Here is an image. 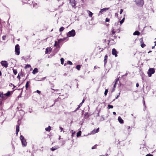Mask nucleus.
Returning <instances> with one entry per match:
<instances>
[{
	"label": "nucleus",
	"instance_id": "44",
	"mask_svg": "<svg viewBox=\"0 0 156 156\" xmlns=\"http://www.w3.org/2000/svg\"><path fill=\"white\" fill-rule=\"evenodd\" d=\"M85 100V99L84 98H83V100L82 102L80 103H82V104H83Z\"/></svg>",
	"mask_w": 156,
	"mask_h": 156
},
{
	"label": "nucleus",
	"instance_id": "22",
	"mask_svg": "<svg viewBox=\"0 0 156 156\" xmlns=\"http://www.w3.org/2000/svg\"><path fill=\"white\" fill-rule=\"evenodd\" d=\"M82 103H80L78 105L77 108L75 110V111L78 110L82 106Z\"/></svg>",
	"mask_w": 156,
	"mask_h": 156
},
{
	"label": "nucleus",
	"instance_id": "25",
	"mask_svg": "<svg viewBox=\"0 0 156 156\" xmlns=\"http://www.w3.org/2000/svg\"><path fill=\"white\" fill-rule=\"evenodd\" d=\"M81 66L80 65H77L76 67V68L78 70H80Z\"/></svg>",
	"mask_w": 156,
	"mask_h": 156
},
{
	"label": "nucleus",
	"instance_id": "35",
	"mask_svg": "<svg viewBox=\"0 0 156 156\" xmlns=\"http://www.w3.org/2000/svg\"><path fill=\"white\" fill-rule=\"evenodd\" d=\"M108 108L109 109L112 108H113V106L112 105H108Z\"/></svg>",
	"mask_w": 156,
	"mask_h": 156
},
{
	"label": "nucleus",
	"instance_id": "30",
	"mask_svg": "<svg viewBox=\"0 0 156 156\" xmlns=\"http://www.w3.org/2000/svg\"><path fill=\"white\" fill-rule=\"evenodd\" d=\"M57 148H55L54 147H53L50 149L52 151H54L55 150H57Z\"/></svg>",
	"mask_w": 156,
	"mask_h": 156
},
{
	"label": "nucleus",
	"instance_id": "14",
	"mask_svg": "<svg viewBox=\"0 0 156 156\" xmlns=\"http://www.w3.org/2000/svg\"><path fill=\"white\" fill-rule=\"evenodd\" d=\"M38 69L37 68H35L33 70V72H32V73L33 74H35L36 73H38Z\"/></svg>",
	"mask_w": 156,
	"mask_h": 156
},
{
	"label": "nucleus",
	"instance_id": "38",
	"mask_svg": "<svg viewBox=\"0 0 156 156\" xmlns=\"http://www.w3.org/2000/svg\"><path fill=\"white\" fill-rule=\"evenodd\" d=\"M109 21H110V19L109 18H106V19H105L106 22H108Z\"/></svg>",
	"mask_w": 156,
	"mask_h": 156
},
{
	"label": "nucleus",
	"instance_id": "1",
	"mask_svg": "<svg viewBox=\"0 0 156 156\" xmlns=\"http://www.w3.org/2000/svg\"><path fill=\"white\" fill-rule=\"evenodd\" d=\"M20 138L21 141L23 146V147L26 146L27 144L26 140L24 138V136L22 135H21L20 136Z\"/></svg>",
	"mask_w": 156,
	"mask_h": 156
},
{
	"label": "nucleus",
	"instance_id": "26",
	"mask_svg": "<svg viewBox=\"0 0 156 156\" xmlns=\"http://www.w3.org/2000/svg\"><path fill=\"white\" fill-rule=\"evenodd\" d=\"M12 70L14 74L15 75H16L17 73V70L15 69H13Z\"/></svg>",
	"mask_w": 156,
	"mask_h": 156
},
{
	"label": "nucleus",
	"instance_id": "12",
	"mask_svg": "<svg viewBox=\"0 0 156 156\" xmlns=\"http://www.w3.org/2000/svg\"><path fill=\"white\" fill-rule=\"evenodd\" d=\"M11 92L9 91H8L6 93L4 94V95L5 96H6V97H7V98L8 97H9L11 95Z\"/></svg>",
	"mask_w": 156,
	"mask_h": 156
},
{
	"label": "nucleus",
	"instance_id": "60",
	"mask_svg": "<svg viewBox=\"0 0 156 156\" xmlns=\"http://www.w3.org/2000/svg\"><path fill=\"white\" fill-rule=\"evenodd\" d=\"M144 104H145V103L144 101Z\"/></svg>",
	"mask_w": 156,
	"mask_h": 156
},
{
	"label": "nucleus",
	"instance_id": "16",
	"mask_svg": "<svg viewBox=\"0 0 156 156\" xmlns=\"http://www.w3.org/2000/svg\"><path fill=\"white\" fill-rule=\"evenodd\" d=\"M108 56L107 55H106L105 56V58L104 60V62L105 64H106L107 62V60L108 59Z\"/></svg>",
	"mask_w": 156,
	"mask_h": 156
},
{
	"label": "nucleus",
	"instance_id": "40",
	"mask_svg": "<svg viewBox=\"0 0 156 156\" xmlns=\"http://www.w3.org/2000/svg\"><path fill=\"white\" fill-rule=\"evenodd\" d=\"M126 129H127L129 131V129L130 128V127L129 126H127L126 127Z\"/></svg>",
	"mask_w": 156,
	"mask_h": 156
},
{
	"label": "nucleus",
	"instance_id": "42",
	"mask_svg": "<svg viewBox=\"0 0 156 156\" xmlns=\"http://www.w3.org/2000/svg\"><path fill=\"white\" fill-rule=\"evenodd\" d=\"M146 156H153V155L152 154H147L146 155Z\"/></svg>",
	"mask_w": 156,
	"mask_h": 156
},
{
	"label": "nucleus",
	"instance_id": "59",
	"mask_svg": "<svg viewBox=\"0 0 156 156\" xmlns=\"http://www.w3.org/2000/svg\"><path fill=\"white\" fill-rule=\"evenodd\" d=\"M154 43H155V45H156V41H155L154 42Z\"/></svg>",
	"mask_w": 156,
	"mask_h": 156
},
{
	"label": "nucleus",
	"instance_id": "62",
	"mask_svg": "<svg viewBox=\"0 0 156 156\" xmlns=\"http://www.w3.org/2000/svg\"><path fill=\"white\" fill-rule=\"evenodd\" d=\"M127 73H126V74H125V75H126H126H127Z\"/></svg>",
	"mask_w": 156,
	"mask_h": 156
},
{
	"label": "nucleus",
	"instance_id": "13",
	"mask_svg": "<svg viewBox=\"0 0 156 156\" xmlns=\"http://www.w3.org/2000/svg\"><path fill=\"white\" fill-rule=\"evenodd\" d=\"M118 120L119 122L120 123H123L124 122V121L123 119H122L121 118L120 116H119L118 118Z\"/></svg>",
	"mask_w": 156,
	"mask_h": 156
},
{
	"label": "nucleus",
	"instance_id": "54",
	"mask_svg": "<svg viewBox=\"0 0 156 156\" xmlns=\"http://www.w3.org/2000/svg\"><path fill=\"white\" fill-rule=\"evenodd\" d=\"M117 30L118 31V33H119V32H120V30H119V29H118V30Z\"/></svg>",
	"mask_w": 156,
	"mask_h": 156
},
{
	"label": "nucleus",
	"instance_id": "2",
	"mask_svg": "<svg viewBox=\"0 0 156 156\" xmlns=\"http://www.w3.org/2000/svg\"><path fill=\"white\" fill-rule=\"evenodd\" d=\"M75 34V30H72L68 33L67 36L68 37H74Z\"/></svg>",
	"mask_w": 156,
	"mask_h": 156
},
{
	"label": "nucleus",
	"instance_id": "48",
	"mask_svg": "<svg viewBox=\"0 0 156 156\" xmlns=\"http://www.w3.org/2000/svg\"><path fill=\"white\" fill-rule=\"evenodd\" d=\"M59 128L60 129L61 131H62L63 129V128L62 127H60Z\"/></svg>",
	"mask_w": 156,
	"mask_h": 156
},
{
	"label": "nucleus",
	"instance_id": "34",
	"mask_svg": "<svg viewBox=\"0 0 156 156\" xmlns=\"http://www.w3.org/2000/svg\"><path fill=\"white\" fill-rule=\"evenodd\" d=\"M108 92V89H106L105 91V93H104V94L105 96L107 95Z\"/></svg>",
	"mask_w": 156,
	"mask_h": 156
},
{
	"label": "nucleus",
	"instance_id": "63",
	"mask_svg": "<svg viewBox=\"0 0 156 156\" xmlns=\"http://www.w3.org/2000/svg\"><path fill=\"white\" fill-rule=\"evenodd\" d=\"M13 87H15V86H14V85H13Z\"/></svg>",
	"mask_w": 156,
	"mask_h": 156
},
{
	"label": "nucleus",
	"instance_id": "4",
	"mask_svg": "<svg viewBox=\"0 0 156 156\" xmlns=\"http://www.w3.org/2000/svg\"><path fill=\"white\" fill-rule=\"evenodd\" d=\"M155 73V70L154 68H151L149 69L148 71V74L149 77H151L152 74Z\"/></svg>",
	"mask_w": 156,
	"mask_h": 156
},
{
	"label": "nucleus",
	"instance_id": "64",
	"mask_svg": "<svg viewBox=\"0 0 156 156\" xmlns=\"http://www.w3.org/2000/svg\"><path fill=\"white\" fill-rule=\"evenodd\" d=\"M37 5V4L36 3V4H35V5Z\"/></svg>",
	"mask_w": 156,
	"mask_h": 156
},
{
	"label": "nucleus",
	"instance_id": "49",
	"mask_svg": "<svg viewBox=\"0 0 156 156\" xmlns=\"http://www.w3.org/2000/svg\"><path fill=\"white\" fill-rule=\"evenodd\" d=\"M63 41V39H60L59 40H58V43H59L60 42V41Z\"/></svg>",
	"mask_w": 156,
	"mask_h": 156
},
{
	"label": "nucleus",
	"instance_id": "28",
	"mask_svg": "<svg viewBox=\"0 0 156 156\" xmlns=\"http://www.w3.org/2000/svg\"><path fill=\"white\" fill-rule=\"evenodd\" d=\"M61 64L63 65L64 63V59L63 58H61L60 59Z\"/></svg>",
	"mask_w": 156,
	"mask_h": 156
},
{
	"label": "nucleus",
	"instance_id": "41",
	"mask_svg": "<svg viewBox=\"0 0 156 156\" xmlns=\"http://www.w3.org/2000/svg\"><path fill=\"white\" fill-rule=\"evenodd\" d=\"M123 11V10L122 9H120V14H121L122 13V12Z\"/></svg>",
	"mask_w": 156,
	"mask_h": 156
},
{
	"label": "nucleus",
	"instance_id": "9",
	"mask_svg": "<svg viewBox=\"0 0 156 156\" xmlns=\"http://www.w3.org/2000/svg\"><path fill=\"white\" fill-rule=\"evenodd\" d=\"M51 50L52 48L51 47L47 48L45 49V53L46 54H50L51 52Z\"/></svg>",
	"mask_w": 156,
	"mask_h": 156
},
{
	"label": "nucleus",
	"instance_id": "23",
	"mask_svg": "<svg viewBox=\"0 0 156 156\" xmlns=\"http://www.w3.org/2000/svg\"><path fill=\"white\" fill-rule=\"evenodd\" d=\"M115 31H114V29H113L111 32L110 34L112 35H114L115 33Z\"/></svg>",
	"mask_w": 156,
	"mask_h": 156
},
{
	"label": "nucleus",
	"instance_id": "45",
	"mask_svg": "<svg viewBox=\"0 0 156 156\" xmlns=\"http://www.w3.org/2000/svg\"><path fill=\"white\" fill-rule=\"evenodd\" d=\"M17 78H18L19 80L20 79V76L19 75V74L18 75V76H17Z\"/></svg>",
	"mask_w": 156,
	"mask_h": 156
},
{
	"label": "nucleus",
	"instance_id": "33",
	"mask_svg": "<svg viewBox=\"0 0 156 156\" xmlns=\"http://www.w3.org/2000/svg\"><path fill=\"white\" fill-rule=\"evenodd\" d=\"M141 47L142 48H144V47L146 45L144 43H142V44H141V45H140Z\"/></svg>",
	"mask_w": 156,
	"mask_h": 156
},
{
	"label": "nucleus",
	"instance_id": "56",
	"mask_svg": "<svg viewBox=\"0 0 156 156\" xmlns=\"http://www.w3.org/2000/svg\"><path fill=\"white\" fill-rule=\"evenodd\" d=\"M99 156H105V155H100Z\"/></svg>",
	"mask_w": 156,
	"mask_h": 156
},
{
	"label": "nucleus",
	"instance_id": "46",
	"mask_svg": "<svg viewBox=\"0 0 156 156\" xmlns=\"http://www.w3.org/2000/svg\"><path fill=\"white\" fill-rule=\"evenodd\" d=\"M36 92L39 94H40L41 93V91L38 90H37Z\"/></svg>",
	"mask_w": 156,
	"mask_h": 156
},
{
	"label": "nucleus",
	"instance_id": "10",
	"mask_svg": "<svg viewBox=\"0 0 156 156\" xmlns=\"http://www.w3.org/2000/svg\"><path fill=\"white\" fill-rule=\"evenodd\" d=\"M0 97L3 100H5L7 98V97L5 96L2 93H1L0 94Z\"/></svg>",
	"mask_w": 156,
	"mask_h": 156
},
{
	"label": "nucleus",
	"instance_id": "21",
	"mask_svg": "<svg viewBox=\"0 0 156 156\" xmlns=\"http://www.w3.org/2000/svg\"><path fill=\"white\" fill-rule=\"evenodd\" d=\"M81 134V132L80 131H79L77 133L76 136L77 137H78L79 136H80Z\"/></svg>",
	"mask_w": 156,
	"mask_h": 156
},
{
	"label": "nucleus",
	"instance_id": "43",
	"mask_svg": "<svg viewBox=\"0 0 156 156\" xmlns=\"http://www.w3.org/2000/svg\"><path fill=\"white\" fill-rule=\"evenodd\" d=\"M57 41H55V44L54 45V46H57Z\"/></svg>",
	"mask_w": 156,
	"mask_h": 156
},
{
	"label": "nucleus",
	"instance_id": "36",
	"mask_svg": "<svg viewBox=\"0 0 156 156\" xmlns=\"http://www.w3.org/2000/svg\"><path fill=\"white\" fill-rule=\"evenodd\" d=\"M67 64L70 65H72L73 64L72 62L70 61H68L67 62Z\"/></svg>",
	"mask_w": 156,
	"mask_h": 156
},
{
	"label": "nucleus",
	"instance_id": "29",
	"mask_svg": "<svg viewBox=\"0 0 156 156\" xmlns=\"http://www.w3.org/2000/svg\"><path fill=\"white\" fill-rule=\"evenodd\" d=\"M64 28L63 27H60V28L59 29V31L60 32H62L64 30Z\"/></svg>",
	"mask_w": 156,
	"mask_h": 156
},
{
	"label": "nucleus",
	"instance_id": "52",
	"mask_svg": "<svg viewBox=\"0 0 156 156\" xmlns=\"http://www.w3.org/2000/svg\"><path fill=\"white\" fill-rule=\"evenodd\" d=\"M119 95H117V96L116 97L115 99H117L118 98V97L119 96Z\"/></svg>",
	"mask_w": 156,
	"mask_h": 156
},
{
	"label": "nucleus",
	"instance_id": "57",
	"mask_svg": "<svg viewBox=\"0 0 156 156\" xmlns=\"http://www.w3.org/2000/svg\"><path fill=\"white\" fill-rule=\"evenodd\" d=\"M151 52V51H149L148 52V53H150V52Z\"/></svg>",
	"mask_w": 156,
	"mask_h": 156
},
{
	"label": "nucleus",
	"instance_id": "19",
	"mask_svg": "<svg viewBox=\"0 0 156 156\" xmlns=\"http://www.w3.org/2000/svg\"><path fill=\"white\" fill-rule=\"evenodd\" d=\"M109 9L108 8H105L103 9H102L101 10L100 12H102L104 11H105L106 10H108Z\"/></svg>",
	"mask_w": 156,
	"mask_h": 156
},
{
	"label": "nucleus",
	"instance_id": "18",
	"mask_svg": "<svg viewBox=\"0 0 156 156\" xmlns=\"http://www.w3.org/2000/svg\"><path fill=\"white\" fill-rule=\"evenodd\" d=\"M133 34L135 35H139L140 34V33L138 31H136L134 32Z\"/></svg>",
	"mask_w": 156,
	"mask_h": 156
},
{
	"label": "nucleus",
	"instance_id": "5",
	"mask_svg": "<svg viewBox=\"0 0 156 156\" xmlns=\"http://www.w3.org/2000/svg\"><path fill=\"white\" fill-rule=\"evenodd\" d=\"M136 4L139 6H142L144 4L143 0H136Z\"/></svg>",
	"mask_w": 156,
	"mask_h": 156
},
{
	"label": "nucleus",
	"instance_id": "51",
	"mask_svg": "<svg viewBox=\"0 0 156 156\" xmlns=\"http://www.w3.org/2000/svg\"><path fill=\"white\" fill-rule=\"evenodd\" d=\"M113 113L114 115H116V112H113Z\"/></svg>",
	"mask_w": 156,
	"mask_h": 156
},
{
	"label": "nucleus",
	"instance_id": "3",
	"mask_svg": "<svg viewBox=\"0 0 156 156\" xmlns=\"http://www.w3.org/2000/svg\"><path fill=\"white\" fill-rule=\"evenodd\" d=\"M20 46L18 44H17L15 47V52L17 55H19L20 53Z\"/></svg>",
	"mask_w": 156,
	"mask_h": 156
},
{
	"label": "nucleus",
	"instance_id": "27",
	"mask_svg": "<svg viewBox=\"0 0 156 156\" xmlns=\"http://www.w3.org/2000/svg\"><path fill=\"white\" fill-rule=\"evenodd\" d=\"M31 67V66L30 65L27 64L24 67L25 69H26L27 68H29Z\"/></svg>",
	"mask_w": 156,
	"mask_h": 156
},
{
	"label": "nucleus",
	"instance_id": "37",
	"mask_svg": "<svg viewBox=\"0 0 156 156\" xmlns=\"http://www.w3.org/2000/svg\"><path fill=\"white\" fill-rule=\"evenodd\" d=\"M97 146V144H96L94 146H93L92 148H91V149H95L96 148V146Z\"/></svg>",
	"mask_w": 156,
	"mask_h": 156
},
{
	"label": "nucleus",
	"instance_id": "58",
	"mask_svg": "<svg viewBox=\"0 0 156 156\" xmlns=\"http://www.w3.org/2000/svg\"><path fill=\"white\" fill-rule=\"evenodd\" d=\"M154 48V46H153L152 47V48Z\"/></svg>",
	"mask_w": 156,
	"mask_h": 156
},
{
	"label": "nucleus",
	"instance_id": "39",
	"mask_svg": "<svg viewBox=\"0 0 156 156\" xmlns=\"http://www.w3.org/2000/svg\"><path fill=\"white\" fill-rule=\"evenodd\" d=\"M141 40L140 41V43L141 44H142V43H144V41L143 40V38H141L140 39Z\"/></svg>",
	"mask_w": 156,
	"mask_h": 156
},
{
	"label": "nucleus",
	"instance_id": "32",
	"mask_svg": "<svg viewBox=\"0 0 156 156\" xmlns=\"http://www.w3.org/2000/svg\"><path fill=\"white\" fill-rule=\"evenodd\" d=\"M125 18H123L120 22V24L122 23L124 21Z\"/></svg>",
	"mask_w": 156,
	"mask_h": 156
},
{
	"label": "nucleus",
	"instance_id": "24",
	"mask_svg": "<svg viewBox=\"0 0 156 156\" xmlns=\"http://www.w3.org/2000/svg\"><path fill=\"white\" fill-rule=\"evenodd\" d=\"M87 11L89 12V16L90 17H92L93 13L89 10H88Z\"/></svg>",
	"mask_w": 156,
	"mask_h": 156
},
{
	"label": "nucleus",
	"instance_id": "17",
	"mask_svg": "<svg viewBox=\"0 0 156 156\" xmlns=\"http://www.w3.org/2000/svg\"><path fill=\"white\" fill-rule=\"evenodd\" d=\"M30 81H27L26 83L25 87L26 90H27L28 89V88L29 86V84L30 83Z\"/></svg>",
	"mask_w": 156,
	"mask_h": 156
},
{
	"label": "nucleus",
	"instance_id": "61",
	"mask_svg": "<svg viewBox=\"0 0 156 156\" xmlns=\"http://www.w3.org/2000/svg\"><path fill=\"white\" fill-rule=\"evenodd\" d=\"M118 15V14H117V13H115V15Z\"/></svg>",
	"mask_w": 156,
	"mask_h": 156
},
{
	"label": "nucleus",
	"instance_id": "15",
	"mask_svg": "<svg viewBox=\"0 0 156 156\" xmlns=\"http://www.w3.org/2000/svg\"><path fill=\"white\" fill-rule=\"evenodd\" d=\"M99 128H98L96 129H94L92 131V133L94 134H95L96 133L98 132L99 131Z\"/></svg>",
	"mask_w": 156,
	"mask_h": 156
},
{
	"label": "nucleus",
	"instance_id": "7",
	"mask_svg": "<svg viewBox=\"0 0 156 156\" xmlns=\"http://www.w3.org/2000/svg\"><path fill=\"white\" fill-rule=\"evenodd\" d=\"M69 3L73 7H74L76 5V1L75 0H69Z\"/></svg>",
	"mask_w": 156,
	"mask_h": 156
},
{
	"label": "nucleus",
	"instance_id": "53",
	"mask_svg": "<svg viewBox=\"0 0 156 156\" xmlns=\"http://www.w3.org/2000/svg\"><path fill=\"white\" fill-rule=\"evenodd\" d=\"M2 75V72L1 71H0V76H1Z\"/></svg>",
	"mask_w": 156,
	"mask_h": 156
},
{
	"label": "nucleus",
	"instance_id": "47",
	"mask_svg": "<svg viewBox=\"0 0 156 156\" xmlns=\"http://www.w3.org/2000/svg\"><path fill=\"white\" fill-rule=\"evenodd\" d=\"M136 87H138L139 86V84L138 83H136Z\"/></svg>",
	"mask_w": 156,
	"mask_h": 156
},
{
	"label": "nucleus",
	"instance_id": "6",
	"mask_svg": "<svg viewBox=\"0 0 156 156\" xmlns=\"http://www.w3.org/2000/svg\"><path fill=\"white\" fill-rule=\"evenodd\" d=\"M1 64L5 68H6L8 67V63L7 61H2L1 62Z\"/></svg>",
	"mask_w": 156,
	"mask_h": 156
},
{
	"label": "nucleus",
	"instance_id": "31",
	"mask_svg": "<svg viewBox=\"0 0 156 156\" xmlns=\"http://www.w3.org/2000/svg\"><path fill=\"white\" fill-rule=\"evenodd\" d=\"M119 78H117V79H116V81H115V84H114V87H114V88H115V85H116V84L117 82V81H119Z\"/></svg>",
	"mask_w": 156,
	"mask_h": 156
},
{
	"label": "nucleus",
	"instance_id": "55",
	"mask_svg": "<svg viewBox=\"0 0 156 156\" xmlns=\"http://www.w3.org/2000/svg\"><path fill=\"white\" fill-rule=\"evenodd\" d=\"M52 89V90H54V91H57L58 90H54V89Z\"/></svg>",
	"mask_w": 156,
	"mask_h": 156
},
{
	"label": "nucleus",
	"instance_id": "20",
	"mask_svg": "<svg viewBox=\"0 0 156 156\" xmlns=\"http://www.w3.org/2000/svg\"><path fill=\"white\" fill-rule=\"evenodd\" d=\"M45 130L46 131H48L49 132L51 130V127L50 126H48V127L47 128H45Z\"/></svg>",
	"mask_w": 156,
	"mask_h": 156
},
{
	"label": "nucleus",
	"instance_id": "11",
	"mask_svg": "<svg viewBox=\"0 0 156 156\" xmlns=\"http://www.w3.org/2000/svg\"><path fill=\"white\" fill-rule=\"evenodd\" d=\"M20 125L18 124L16 126V134L17 135L20 130Z\"/></svg>",
	"mask_w": 156,
	"mask_h": 156
},
{
	"label": "nucleus",
	"instance_id": "8",
	"mask_svg": "<svg viewBox=\"0 0 156 156\" xmlns=\"http://www.w3.org/2000/svg\"><path fill=\"white\" fill-rule=\"evenodd\" d=\"M112 54L115 55V57H116L118 56L117 52L115 48H113L112 50Z\"/></svg>",
	"mask_w": 156,
	"mask_h": 156
},
{
	"label": "nucleus",
	"instance_id": "50",
	"mask_svg": "<svg viewBox=\"0 0 156 156\" xmlns=\"http://www.w3.org/2000/svg\"><path fill=\"white\" fill-rule=\"evenodd\" d=\"M5 37H6V36H3V37H2V38H3V40H5Z\"/></svg>",
	"mask_w": 156,
	"mask_h": 156
}]
</instances>
